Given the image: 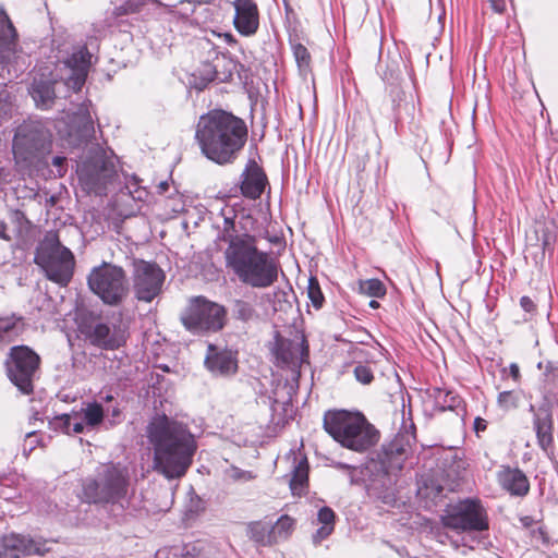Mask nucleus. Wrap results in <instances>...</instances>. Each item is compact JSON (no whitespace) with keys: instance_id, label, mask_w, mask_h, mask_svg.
Returning <instances> with one entry per match:
<instances>
[{"instance_id":"e433bc0d","label":"nucleus","mask_w":558,"mask_h":558,"mask_svg":"<svg viewBox=\"0 0 558 558\" xmlns=\"http://www.w3.org/2000/svg\"><path fill=\"white\" fill-rule=\"evenodd\" d=\"M441 395H442V392H439V395L436 397V399H437V402L441 405V408L444 410L445 409L453 410L456 407L459 405L460 400H459L458 396H456L451 391H448L445 393V399L442 402L440 401Z\"/></svg>"},{"instance_id":"603ef678","label":"nucleus","mask_w":558,"mask_h":558,"mask_svg":"<svg viewBox=\"0 0 558 558\" xmlns=\"http://www.w3.org/2000/svg\"><path fill=\"white\" fill-rule=\"evenodd\" d=\"M7 225L3 221H0V239L9 240V236L5 233Z\"/></svg>"},{"instance_id":"49530a36","label":"nucleus","mask_w":558,"mask_h":558,"mask_svg":"<svg viewBox=\"0 0 558 558\" xmlns=\"http://www.w3.org/2000/svg\"><path fill=\"white\" fill-rule=\"evenodd\" d=\"M489 3H490L492 9L496 13H502L505 11V8H506L505 0H489Z\"/></svg>"},{"instance_id":"473e14b6","label":"nucleus","mask_w":558,"mask_h":558,"mask_svg":"<svg viewBox=\"0 0 558 558\" xmlns=\"http://www.w3.org/2000/svg\"><path fill=\"white\" fill-rule=\"evenodd\" d=\"M307 295H308L312 304L314 305V307H316V308L322 307L323 302H324V295L322 293L318 281L313 277H311L308 279Z\"/></svg>"},{"instance_id":"3c124183","label":"nucleus","mask_w":558,"mask_h":558,"mask_svg":"<svg viewBox=\"0 0 558 558\" xmlns=\"http://www.w3.org/2000/svg\"><path fill=\"white\" fill-rule=\"evenodd\" d=\"M9 175L10 173L4 168H0V183H9Z\"/></svg>"},{"instance_id":"58836bf2","label":"nucleus","mask_w":558,"mask_h":558,"mask_svg":"<svg viewBox=\"0 0 558 558\" xmlns=\"http://www.w3.org/2000/svg\"><path fill=\"white\" fill-rule=\"evenodd\" d=\"M544 375L548 383L558 385V366H555L551 362H547L545 365Z\"/></svg>"},{"instance_id":"bb28decb","label":"nucleus","mask_w":558,"mask_h":558,"mask_svg":"<svg viewBox=\"0 0 558 558\" xmlns=\"http://www.w3.org/2000/svg\"><path fill=\"white\" fill-rule=\"evenodd\" d=\"M534 425L538 444L543 449H546L553 441L550 418L548 416L537 417Z\"/></svg>"},{"instance_id":"4d7b16f0","label":"nucleus","mask_w":558,"mask_h":558,"mask_svg":"<svg viewBox=\"0 0 558 558\" xmlns=\"http://www.w3.org/2000/svg\"><path fill=\"white\" fill-rule=\"evenodd\" d=\"M112 399H113V398H112V396H111V395H108V396H106V397L104 398V400H105V401H107V402L111 401Z\"/></svg>"},{"instance_id":"f03ea898","label":"nucleus","mask_w":558,"mask_h":558,"mask_svg":"<svg viewBox=\"0 0 558 558\" xmlns=\"http://www.w3.org/2000/svg\"><path fill=\"white\" fill-rule=\"evenodd\" d=\"M147 437L154 448V465L167 478L183 476L197 449L187 427L166 415L156 416L147 427Z\"/></svg>"},{"instance_id":"a18cd8bd","label":"nucleus","mask_w":558,"mask_h":558,"mask_svg":"<svg viewBox=\"0 0 558 558\" xmlns=\"http://www.w3.org/2000/svg\"><path fill=\"white\" fill-rule=\"evenodd\" d=\"M520 305L527 313H532L535 310V304L529 296H522Z\"/></svg>"},{"instance_id":"ddd939ff","label":"nucleus","mask_w":558,"mask_h":558,"mask_svg":"<svg viewBox=\"0 0 558 558\" xmlns=\"http://www.w3.org/2000/svg\"><path fill=\"white\" fill-rule=\"evenodd\" d=\"M25 63L19 47L17 32L5 9L0 5V64L5 65L11 74L12 70L14 73L23 71Z\"/></svg>"},{"instance_id":"39448f33","label":"nucleus","mask_w":558,"mask_h":558,"mask_svg":"<svg viewBox=\"0 0 558 558\" xmlns=\"http://www.w3.org/2000/svg\"><path fill=\"white\" fill-rule=\"evenodd\" d=\"M441 523L447 529L464 534L460 539L450 541L456 548L459 544L478 542L473 533L484 532L489 527L486 509L478 499L471 498L449 506L441 515Z\"/></svg>"},{"instance_id":"37998d69","label":"nucleus","mask_w":558,"mask_h":558,"mask_svg":"<svg viewBox=\"0 0 558 558\" xmlns=\"http://www.w3.org/2000/svg\"><path fill=\"white\" fill-rule=\"evenodd\" d=\"M94 131V126H93V120L90 118V116H86L84 117V121H83V128H82V135L83 136H88L92 132Z\"/></svg>"},{"instance_id":"9d476101","label":"nucleus","mask_w":558,"mask_h":558,"mask_svg":"<svg viewBox=\"0 0 558 558\" xmlns=\"http://www.w3.org/2000/svg\"><path fill=\"white\" fill-rule=\"evenodd\" d=\"M226 315L227 312L222 305L197 296L191 300L181 315V322L193 333L215 332L225 326Z\"/></svg>"},{"instance_id":"2eb2a0df","label":"nucleus","mask_w":558,"mask_h":558,"mask_svg":"<svg viewBox=\"0 0 558 558\" xmlns=\"http://www.w3.org/2000/svg\"><path fill=\"white\" fill-rule=\"evenodd\" d=\"M90 58L88 50L85 47H80L63 61L60 78L69 89L81 90L88 74Z\"/></svg>"},{"instance_id":"c85d7f7f","label":"nucleus","mask_w":558,"mask_h":558,"mask_svg":"<svg viewBox=\"0 0 558 558\" xmlns=\"http://www.w3.org/2000/svg\"><path fill=\"white\" fill-rule=\"evenodd\" d=\"M521 399V391H502L497 397V404L502 411H511L519 407Z\"/></svg>"},{"instance_id":"ea45409f","label":"nucleus","mask_w":558,"mask_h":558,"mask_svg":"<svg viewBox=\"0 0 558 558\" xmlns=\"http://www.w3.org/2000/svg\"><path fill=\"white\" fill-rule=\"evenodd\" d=\"M335 526L331 525H322L316 533L313 535L314 543H319L323 539L327 538L333 531Z\"/></svg>"},{"instance_id":"6e6552de","label":"nucleus","mask_w":558,"mask_h":558,"mask_svg":"<svg viewBox=\"0 0 558 558\" xmlns=\"http://www.w3.org/2000/svg\"><path fill=\"white\" fill-rule=\"evenodd\" d=\"M89 289L107 305H120L129 295L130 284L124 269L102 263L88 275Z\"/></svg>"},{"instance_id":"5fc2aeb1","label":"nucleus","mask_w":558,"mask_h":558,"mask_svg":"<svg viewBox=\"0 0 558 558\" xmlns=\"http://www.w3.org/2000/svg\"><path fill=\"white\" fill-rule=\"evenodd\" d=\"M461 469H463V466H462V462H461V463H459V464L457 465V469H456V470H453L452 472L454 473V475L459 476V474H460V470H461Z\"/></svg>"},{"instance_id":"13d9d810","label":"nucleus","mask_w":558,"mask_h":558,"mask_svg":"<svg viewBox=\"0 0 558 558\" xmlns=\"http://www.w3.org/2000/svg\"><path fill=\"white\" fill-rule=\"evenodd\" d=\"M522 521H523V523H524L525 525H527V524H529V522H530V518H529V517H525L524 519H522Z\"/></svg>"},{"instance_id":"393cba45","label":"nucleus","mask_w":558,"mask_h":558,"mask_svg":"<svg viewBox=\"0 0 558 558\" xmlns=\"http://www.w3.org/2000/svg\"><path fill=\"white\" fill-rule=\"evenodd\" d=\"M20 331V318L14 315L0 317V342H10Z\"/></svg>"},{"instance_id":"2f4dec72","label":"nucleus","mask_w":558,"mask_h":558,"mask_svg":"<svg viewBox=\"0 0 558 558\" xmlns=\"http://www.w3.org/2000/svg\"><path fill=\"white\" fill-rule=\"evenodd\" d=\"M234 316L243 322H250L256 317V312L252 304L245 301H236L234 305Z\"/></svg>"},{"instance_id":"f704fd0d","label":"nucleus","mask_w":558,"mask_h":558,"mask_svg":"<svg viewBox=\"0 0 558 558\" xmlns=\"http://www.w3.org/2000/svg\"><path fill=\"white\" fill-rule=\"evenodd\" d=\"M63 432L68 435L80 434L84 430V425L81 422L72 423V417L69 414H63L57 418Z\"/></svg>"},{"instance_id":"dca6fc26","label":"nucleus","mask_w":558,"mask_h":558,"mask_svg":"<svg viewBox=\"0 0 558 558\" xmlns=\"http://www.w3.org/2000/svg\"><path fill=\"white\" fill-rule=\"evenodd\" d=\"M205 366L214 375L229 376L236 372L238 361L231 350L208 344Z\"/></svg>"},{"instance_id":"de8ad7c7","label":"nucleus","mask_w":558,"mask_h":558,"mask_svg":"<svg viewBox=\"0 0 558 558\" xmlns=\"http://www.w3.org/2000/svg\"><path fill=\"white\" fill-rule=\"evenodd\" d=\"M487 427V422L482 417H476L474 421V429L476 434L484 432Z\"/></svg>"},{"instance_id":"8fccbe9b","label":"nucleus","mask_w":558,"mask_h":558,"mask_svg":"<svg viewBox=\"0 0 558 558\" xmlns=\"http://www.w3.org/2000/svg\"><path fill=\"white\" fill-rule=\"evenodd\" d=\"M63 36L62 35H53V38H52V47L56 48L59 52H61L63 50V46L64 44L61 43V38Z\"/></svg>"},{"instance_id":"9b49d317","label":"nucleus","mask_w":558,"mask_h":558,"mask_svg":"<svg viewBox=\"0 0 558 558\" xmlns=\"http://www.w3.org/2000/svg\"><path fill=\"white\" fill-rule=\"evenodd\" d=\"M40 359L26 345L13 347L7 362L8 376L17 389L28 395L33 391V381L39 367Z\"/></svg>"},{"instance_id":"20e7f679","label":"nucleus","mask_w":558,"mask_h":558,"mask_svg":"<svg viewBox=\"0 0 558 558\" xmlns=\"http://www.w3.org/2000/svg\"><path fill=\"white\" fill-rule=\"evenodd\" d=\"M324 428L335 441L355 452H365L379 439L378 430L360 412L327 411Z\"/></svg>"},{"instance_id":"cd10ccee","label":"nucleus","mask_w":558,"mask_h":558,"mask_svg":"<svg viewBox=\"0 0 558 558\" xmlns=\"http://www.w3.org/2000/svg\"><path fill=\"white\" fill-rule=\"evenodd\" d=\"M359 291L373 298H383L386 294V288L379 279L360 280Z\"/></svg>"},{"instance_id":"1a4fd4ad","label":"nucleus","mask_w":558,"mask_h":558,"mask_svg":"<svg viewBox=\"0 0 558 558\" xmlns=\"http://www.w3.org/2000/svg\"><path fill=\"white\" fill-rule=\"evenodd\" d=\"M48 134L33 125H21L13 138V155L17 170L32 174V170L50 149Z\"/></svg>"},{"instance_id":"c03bdc74","label":"nucleus","mask_w":558,"mask_h":558,"mask_svg":"<svg viewBox=\"0 0 558 558\" xmlns=\"http://www.w3.org/2000/svg\"><path fill=\"white\" fill-rule=\"evenodd\" d=\"M64 162H65V157L56 156L52 159V165L58 168L59 177H62L65 173Z\"/></svg>"},{"instance_id":"a878e982","label":"nucleus","mask_w":558,"mask_h":558,"mask_svg":"<svg viewBox=\"0 0 558 558\" xmlns=\"http://www.w3.org/2000/svg\"><path fill=\"white\" fill-rule=\"evenodd\" d=\"M294 525H295V522L291 517H289L287 514L281 515L276 521V523L271 526V534H272L274 543H277L282 539H287L293 532Z\"/></svg>"},{"instance_id":"79ce46f5","label":"nucleus","mask_w":558,"mask_h":558,"mask_svg":"<svg viewBox=\"0 0 558 558\" xmlns=\"http://www.w3.org/2000/svg\"><path fill=\"white\" fill-rule=\"evenodd\" d=\"M80 180L84 182L89 189L95 190L98 185L99 179L89 178L85 169L80 170Z\"/></svg>"},{"instance_id":"a19ab883","label":"nucleus","mask_w":558,"mask_h":558,"mask_svg":"<svg viewBox=\"0 0 558 558\" xmlns=\"http://www.w3.org/2000/svg\"><path fill=\"white\" fill-rule=\"evenodd\" d=\"M502 375H506L507 373L509 376L513 379L515 384H518L521 379V373L519 365L517 363H511L508 368H504L501 371Z\"/></svg>"},{"instance_id":"f3484780","label":"nucleus","mask_w":558,"mask_h":558,"mask_svg":"<svg viewBox=\"0 0 558 558\" xmlns=\"http://www.w3.org/2000/svg\"><path fill=\"white\" fill-rule=\"evenodd\" d=\"M234 27L244 36L254 35L259 25L257 5L252 0H234Z\"/></svg>"},{"instance_id":"aec40b11","label":"nucleus","mask_w":558,"mask_h":558,"mask_svg":"<svg viewBox=\"0 0 558 558\" xmlns=\"http://www.w3.org/2000/svg\"><path fill=\"white\" fill-rule=\"evenodd\" d=\"M308 486V463L306 458L294 461L290 489L294 496H303Z\"/></svg>"},{"instance_id":"6e6d98bb","label":"nucleus","mask_w":558,"mask_h":558,"mask_svg":"<svg viewBox=\"0 0 558 558\" xmlns=\"http://www.w3.org/2000/svg\"><path fill=\"white\" fill-rule=\"evenodd\" d=\"M378 305H379V304H378V302H377V301H371V302H369V306H371V307H373V308L378 307Z\"/></svg>"},{"instance_id":"423d86ee","label":"nucleus","mask_w":558,"mask_h":558,"mask_svg":"<svg viewBox=\"0 0 558 558\" xmlns=\"http://www.w3.org/2000/svg\"><path fill=\"white\" fill-rule=\"evenodd\" d=\"M128 487V469L120 464H105L95 478L83 482V499L93 504H117L126 496Z\"/></svg>"},{"instance_id":"4468645a","label":"nucleus","mask_w":558,"mask_h":558,"mask_svg":"<svg viewBox=\"0 0 558 558\" xmlns=\"http://www.w3.org/2000/svg\"><path fill=\"white\" fill-rule=\"evenodd\" d=\"M48 551L46 541L35 539L29 535L10 533L0 538V558L44 556Z\"/></svg>"},{"instance_id":"c756f323","label":"nucleus","mask_w":558,"mask_h":558,"mask_svg":"<svg viewBox=\"0 0 558 558\" xmlns=\"http://www.w3.org/2000/svg\"><path fill=\"white\" fill-rule=\"evenodd\" d=\"M82 412L86 424L90 427L98 426L104 420V409L101 404L97 402L87 403L86 407L82 409Z\"/></svg>"},{"instance_id":"864d4df0","label":"nucleus","mask_w":558,"mask_h":558,"mask_svg":"<svg viewBox=\"0 0 558 558\" xmlns=\"http://www.w3.org/2000/svg\"><path fill=\"white\" fill-rule=\"evenodd\" d=\"M168 186H169L168 182H166V181L160 182L158 185L159 193H165L168 190Z\"/></svg>"},{"instance_id":"7c9ffc66","label":"nucleus","mask_w":558,"mask_h":558,"mask_svg":"<svg viewBox=\"0 0 558 558\" xmlns=\"http://www.w3.org/2000/svg\"><path fill=\"white\" fill-rule=\"evenodd\" d=\"M226 477L234 483H246L253 481L256 475L248 470L240 469L235 465H230L225 471Z\"/></svg>"},{"instance_id":"b1692460","label":"nucleus","mask_w":558,"mask_h":558,"mask_svg":"<svg viewBox=\"0 0 558 558\" xmlns=\"http://www.w3.org/2000/svg\"><path fill=\"white\" fill-rule=\"evenodd\" d=\"M217 71L211 63H204L194 72L191 77L190 84L198 90H203L210 82L216 78Z\"/></svg>"},{"instance_id":"f8f14e48","label":"nucleus","mask_w":558,"mask_h":558,"mask_svg":"<svg viewBox=\"0 0 558 558\" xmlns=\"http://www.w3.org/2000/svg\"><path fill=\"white\" fill-rule=\"evenodd\" d=\"M132 279L135 298L149 303L160 294L165 272L156 263L136 259L133 263Z\"/></svg>"},{"instance_id":"4c0bfd02","label":"nucleus","mask_w":558,"mask_h":558,"mask_svg":"<svg viewBox=\"0 0 558 558\" xmlns=\"http://www.w3.org/2000/svg\"><path fill=\"white\" fill-rule=\"evenodd\" d=\"M317 520L322 525L335 526V512L328 507H323L318 511Z\"/></svg>"},{"instance_id":"a211bd4d","label":"nucleus","mask_w":558,"mask_h":558,"mask_svg":"<svg viewBox=\"0 0 558 558\" xmlns=\"http://www.w3.org/2000/svg\"><path fill=\"white\" fill-rule=\"evenodd\" d=\"M497 481L512 496H525L530 489L527 477L519 469L502 468L497 473Z\"/></svg>"},{"instance_id":"4be33fe9","label":"nucleus","mask_w":558,"mask_h":558,"mask_svg":"<svg viewBox=\"0 0 558 558\" xmlns=\"http://www.w3.org/2000/svg\"><path fill=\"white\" fill-rule=\"evenodd\" d=\"M31 95L37 107L47 109L52 105L56 93L51 82L35 80L31 88Z\"/></svg>"},{"instance_id":"052dcab7","label":"nucleus","mask_w":558,"mask_h":558,"mask_svg":"<svg viewBox=\"0 0 558 558\" xmlns=\"http://www.w3.org/2000/svg\"><path fill=\"white\" fill-rule=\"evenodd\" d=\"M119 413V410H113V415H118Z\"/></svg>"},{"instance_id":"c9c22d12","label":"nucleus","mask_w":558,"mask_h":558,"mask_svg":"<svg viewBox=\"0 0 558 558\" xmlns=\"http://www.w3.org/2000/svg\"><path fill=\"white\" fill-rule=\"evenodd\" d=\"M353 373H354L355 379L363 385H368L374 379L373 371L368 366L363 365V364H357L354 367Z\"/></svg>"},{"instance_id":"7ed1b4c3","label":"nucleus","mask_w":558,"mask_h":558,"mask_svg":"<svg viewBox=\"0 0 558 558\" xmlns=\"http://www.w3.org/2000/svg\"><path fill=\"white\" fill-rule=\"evenodd\" d=\"M195 138L209 160L226 165L232 162L247 138L245 122L225 110L203 114L196 125Z\"/></svg>"},{"instance_id":"bf43d9fd","label":"nucleus","mask_w":558,"mask_h":558,"mask_svg":"<svg viewBox=\"0 0 558 558\" xmlns=\"http://www.w3.org/2000/svg\"><path fill=\"white\" fill-rule=\"evenodd\" d=\"M339 466H340V468H342V469H349V468H350V466H349V465H347V464H339Z\"/></svg>"},{"instance_id":"0eeeda50","label":"nucleus","mask_w":558,"mask_h":558,"mask_svg":"<svg viewBox=\"0 0 558 558\" xmlns=\"http://www.w3.org/2000/svg\"><path fill=\"white\" fill-rule=\"evenodd\" d=\"M35 263L45 271L49 280L60 286H66L73 277L74 255L60 243L56 234L46 235L39 244Z\"/></svg>"},{"instance_id":"6ab92c4d","label":"nucleus","mask_w":558,"mask_h":558,"mask_svg":"<svg viewBox=\"0 0 558 558\" xmlns=\"http://www.w3.org/2000/svg\"><path fill=\"white\" fill-rule=\"evenodd\" d=\"M92 341L105 349L119 348L124 342V333L119 329L111 330L106 324H97L92 332Z\"/></svg>"},{"instance_id":"72a5a7b5","label":"nucleus","mask_w":558,"mask_h":558,"mask_svg":"<svg viewBox=\"0 0 558 558\" xmlns=\"http://www.w3.org/2000/svg\"><path fill=\"white\" fill-rule=\"evenodd\" d=\"M293 54L300 71L306 72L310 68L311 56L308 50L303 45H295L293 47Z\"/></svg>"},{"instance_id":"f257e3e1","label":"nucleus","mask_w":558,"mask_h":558,"mask_svg":"<svg viewBox=\"0 0 558 558\" xmlns=\"http://www.w3.org/2000/svg\"><path fill=\"white\" fill-rule=\"evenodd\" d=\"M232 209L226 210L223 239L226 268L240 282L252 288L272 286L278 278V264L268 253L258 250L256 240L247 233L238 234Z\"/></svg>"},{"instance_id":"5701e85b","label":"nucleus","mask_w":558,"mask_h":558,"mask_svg":"<svg viewBox=\"0 0 558 558\" xmlns=\"http://www.w3.org/2000/svg\"><path fill=\"white\" fill-rule=\"evenodd\" d=\"M246 531L247 536L258 545L269 546L274 544L271 527L264 522H251L247 524Z\"/></svg>"},{"instance_id":"09e8293b","label":"nucleus","mask_w":558,"mask_h":558,"mask_svg":"<svg viewBox=\"0 0 558 558\" xmlns=\"http://www.w3.org/2000/svg\"><path fill=\"white\" fill-rule=\"evenodd\" d=\"M278 357L282 360L283 363H290L292 362V356L291 354H287L284 351H283V343H281L280 348L278 349Z\"/></svg>"},{"instance_id":"412c9836","label":"nucleus","mask_w":558,"mask_h":558,"mask_svg":"<svg viewBox=\"0 0 558 558\" xmlns=\"http://www.w3.org/2000/svg\"><path fill=\"white\" fill-rule=\"evenodd\" d=\"M266 185V177L258 169L248 170L242 181V193L250 198H257L264 192Z\"/></svg>"}]
</instances>
